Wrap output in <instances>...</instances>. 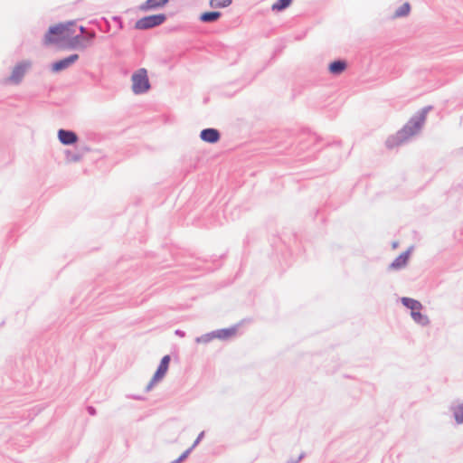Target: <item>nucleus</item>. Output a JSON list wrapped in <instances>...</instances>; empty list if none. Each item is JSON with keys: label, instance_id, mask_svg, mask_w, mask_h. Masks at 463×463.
Segmentation results:
<instances>
[{"label": "nucleus", "instance_id": "f257e3e1", "mask_svg": "<svg viewBox=\"0 0 463 463\" xmlns=\"http://www.w3.org/2000/svg\"><path fill=\"white\" fill-rule=\"evenodd\" d=\"M431 106L424 107L415 115H413L401 130L386 139V146L388 148H393L402 145L403 143L410 140L412 137L418 135L424 126L427 115L431 110Z\"/></svg>", "mask_w": 463, "mask_h": 463}, {"label": "nucleus", "instance_id": "f03ea898", "mask_svg": "<svg viewBox=\"0 0 463 463\" xmlns=\"http://www.w3.org/2000/svg\"><path fill=\"white\" fill-rule=\"evenodd\" d=\"M131 90L134 94L140 95L147 92L151 88L147 71L145 68L137 70L131 76Z\"/></svg>", "mask_w": 463, "mask_h": 463}, {"label": "nucleus", "instance_id": "7ed1b4c3", "mask_svg": "<svg viewBox=\"0 0 463 463\" xmlns=\"http://www.w3.org/2000/svg\"><path fill=\"white\" fill-rule=\"evenodd\" d=\"M73 22L67 24H60L49 28L44 36V43L50 44L59 42V40L69 37L71 35L70 28L73 25Z\"/></svg>", "mask_w": 463, "mask_h": 463}, {"label": "nucleus", "instance_id": "20e7f679", "mask_svg": "<svg viewBox=\"0 0 463 463\" xmlns=\"http://www.w3.org/2000/svg\"><path fill=\"white\" fill-rule=\"evenodd\" d=\"M33 62L29 60H24L15 64L11 74L5 80L6 84L19 85L25 74L31 70Z\"/></svg>", "mask_w": 463, "mask_h": 463}, {"label": "nucleus", "instance_id": "39448f33", "mask_svg": "<svg viewBox=\"0 0 463 463\" xmlns=\"http://www.w3.org/2000/svg\"><path fill=\"white\" fill-rule=\"evenodd\" d=\"M170 361H171V357L168 354L165 355L161 359V362H160L155 374L153 375L152 379L150 380V382L148 383V384L146 387V392L151 391L156 383H157L163 380V378L165 376V374L168 371Z\"/></svg>", "mask_w": 463, "mask_h": 463}, {"label": "nucleus", "instance_id": "423d86ee", "mask_svg": "<svg viewBox=\"0 0 463 463\" xmlns=\"http://www.w3.org/2000/svg\"><path fill=\"white\" fill-rule=\"evenodd\" d=\"M166 19L163 14H152L145 16L136 23V28L139 30H146L162 24Z\"/></svg>", "mask_w": 463, "mask_h": 463}, {"label": "nucleus", "instance_id": "0eeeda50", "mask_svg": "<svg viewBox=\"0 0 463 463\" xmlns=\"http://www.w3.org/2000/svg\"><path fill=\"white\" fill-rule=\"evenodd\" d=\"M79 60V55L74 53L70 56L57 61L52 64V71L53 72H60L73 65Z\"/></svg>", "mask_w": 463, "mask_h": 463}, {"label": "nucleus", "instance_id": "6e6552de", "mask_svg": "<svg viewBox=\"0 0 463 463\" xmlns=\"http://www.w3.org/2000/svg\"><path fill=\"white\" fill-rule=\"evenodd\" d=\"M413 250V247H410L406 251L400 254L390 265V270H400L407 266L410 256Z\"/></svg>", "mask_w": 463, "mask_h": 463}, {"label": "nucleus", "instance_id": "1a4fd4ad", "mask_svg": "<svg viewBox=\"0 0 463 463\" xmlns=\"http://www.w3.org/2000/svg\"><path fill=\"white\" fill-rule=\"evenodd\" d=\"M59 141L64 146H71L77 143L79 137L72 130L59 129L57 133Z\"/></svg>", "mask_w": 463, "mask_h": 463}, {"label": "nucleus", "instance_id": "9d476101", "mask_svg": "<svg viewBox=\"0 0 463 463\" xmlns=\"http://www.w3.org/2000/svg\"><path fill=\"white\" fill-rule=\"evenodd\" d=\"M202 140L207 143L214 144L220 140V132L215 128H205L200 133Z\"/></svg>", "mask_w": 463, "mask_h": 463}, {"label": "nucleus", "instance_id": "9b49d317", "mask_svg": "<svg viewBox=\"0 0 463 463\" xmlns=\"http://www.w3.org/2000/svg\"><path fill=\"white\" fill-rule=\"evenodd\" d=\"M237 330H238V326H234L230 328L218 329V330H214L213 332L214 335V339L228 340V339L232 338L236 335Z\"/></svg>", "mask_w": 463, "mask_h": 463}, {"label": "nucleus", "instance_id": "f8f14e48", "mask_svg": "<svg viewBox=\"0 0 463 463\" xmlns=\"http://www.w3.org/2000/svg\"><path fill=\"white\" fill-rule=\"evenodd\" d=\"M401 302L404 307L411 309V314L420 313V310L423 307L420 301L407 297L402 298Z\"/></svg>", "mask_w": 463, "mask_h": 463}, {"label": "nucleus", "instance_id": "ddd939ff", "mask_svg": "<svg viewBox=\"0 0 463 463\" xmlns=\"http://www.w3.org/2000/svg\"><path fill=\"white\" fill-rule=\"evenodd\" d=\"M450 411L458 425L463 423V402H457L451 404Z\"/></svg>", "mask_w": 463, "mask_h": 463}, {"label": "nucleus", "instance_id": "4468645a", "mask_svg": "<svg viewBox=\"0 0 463 463\" xmlns=\"http://www.w3.org/2000/svg\"><path fill=\"white\" fill-rule=\"evenodd\" d=\"M169 0H146L141 6L140 9L143 11H149L163 7L168 3Z\"/></svg>", "mask_w": 463, "mask_h": 463}, {"label": "nucleus", "instance_id": "2eb2a0df", "mask_svg": "<svg viewBox=\"0 0 463 463\" xmlns=\"http://www.w3.org/2000/svg\"><path fill=\"white\" fill-rule=\"evenodd\" d=\"M346 68V63L345 61L337 60L329 64V71L332 74L338 75L341 74Z\"/></svg>", "mask_w": 463, "mask_h": 463}, {"label": "nucleus", "instance_id": "dca6fc26", "mask_svg": "<svg viewBox=\"0 0 463 463\" xmlns=\"http://www.w3.org/2000/svg\"><path fill=\"white\" fill-rule=\"evenodd\" d=\"M221 17L220 12H206L201 14L200 20L203 23H213Z\"/></svg>", "mask_w": 463, "mask_h": 463}, {"label": "nucleus", "instance_id": "f3484780", "mask_svg": "<svg viewBox=\"0 0 463 463\" xmlns=\"http://www.w3.org/2000/svg\"><path fill=\"white\" fill-rule=\"evenodd\" d=\"M292 4V0H278L271 6V10L274 12H281L287 9Z\"/></svg>", "mask_w": 463, "mask_h": 463}, {"label": "nucleus", "instance_id": "a211bd4d", "mask_svg": "<svg viewBox=\"0 0 463 463\" xmlns=\"http://www.w3.org/2000/svg\"><path fill=\"white\" fill-rule=\"evenodd\" d=\"M411 5L409 3H404L393 14V18L405 17L410 14Z\"/></svg>", "mask_w": 463, "mask_h": 463}, {"label": "nucleus", "instance_id": "6ab92c4d", "mask_svg": "<svg viewBox=\"0 0 463 463\" xmlns=\"http://www.w3.org/2000/svg\"><path fill=\"white\" fill-rule=\"evenodd\" d=\"M411 317L416 324L420 325L422 326H426L430 324L429 317L424 314H411Z\"/></svg>", "mask_w": 463, "mask_h": 463}, {"label": "nucleus", "instance_id": "aec40b11", "mask_svg": "<svg viewBox=\"0 0 463 463\" xmlns=\"http://www.w3.org/2000/svg\"><path fill=\"white\" fill-rule=\"evenodd\" d=\"M64 156L67 163H77L82 159V155L71 150H66L64 152Z\"/></svg>", "mask_w": 463, "mask_h": 463}, {"label": "nucleus", "instance_id": "412c9836", "mask_svg": "<svg viewBox=\"0 0 463 463\" xmlns=\"http://www.w3.org/2000/svg\"><path fill=\"white\" fill-rule=\"evenodd\" d=\"M82 40H84V39L80 35L73 36L71 40V47L73 49H81V50L86 49L87 44L83 43Z\"/></svg>", "mask_w": 463, "mask_h": 463}, {"label": "nucleus", "instance_id": "4be33fe9", "mask_svg": "<svg viewBox=\"0 0 463 463\" xmlns=\"http://www.w3.org/2000/svg\"><path fill=\"white\" fill-rule=\"evenodd\" d=\"M232 0H210V6L212 8H223L232 4Z\"/></svg>", "mask_w": 463, "mask_h": 463}, {"label": "nucleus", "instance_id": "5701e85b", "mask_svg": "<svg viewBox=\"0 0 463 463\" xmlns=\"http://www.w3.org/2000/svg\"><path fill=\"white\" fill-rule=\"evenodd\" d=\"M214 339L213 332H210L195 338L197 344H208Z\"/></svg>", "mask_w": 463, "mask_h": 463}, {"label": "nucleus", "instance_id": "b1692460", "mask_svg": "<svg viewBox=\"0 0 463 463\" xmlns=\"http://www.w3.org/2000/svg\"><path fill=\"white\" fill-rule=\"evenodd\" d=\"M193 448L187 449L183 454L175 460H174L175 463H182L184 459L187 458V457L190 455V453L193 451Z\"/></svg>", "mask_w": 463, "mask_h": 463}, {"label": "nucleus", "instance_id": "393cba45", "mask_svg": "<svg viewBox=\"0 0 463 463\" xmlns=\"http://www.w3.org/2000/svg\"><path fill=\"white\" fill-rule=\"evenodd\" d=\"M203 437H204V431L200 432L197 439L194 440V442L191 446V448H193V449H194V448L200 443V441L203 439Z\"/></svg>", "mask_w": 463, "mask_h": 463}, {"label": "nucleus", "instance_id": "a878e982", "mask_svg": "<svg viewBox=\"0 0 463 463\" xmlns=\"http://www.w3.org/2000/svg\"><path fill=\"white\" fill-rule=\"evenodd\" d=\"M95 33H88L84 37H82L85 41H91L95 37Z\"/></svg>", "mask_w": 463, "mask_h": 463}, {"label": "nucleus", "instance_id": "bb28decb", "mask_svg": "<svg viewBox=\"0 0 463 463\" xmlns=\"http://www.w3.org/2000/svg\"><path fill=\"white\" fill-rule=\"evenodd\" d=\"M304 458V454L302 453V454L298 457V458H297V459H289V460H288L286 463H299V462L302 460V458Z\"/></svg>", "mask_w": 463, "mask_h": 463}, {"label": "nucleus", "instance_id": "cd10ccee", "mask_svg": "<svg viewBox=\"0 0 463 463\" xmlns=\"http://www.w3.org/2000/svg\"><path fill=\"white\" fill-rule=\"evenodd\" d=\"M175 334L180 337H184L185 335V333L180 329L175 330Z\"/></svg>", "mask_w": 463, "mask_h": 463}, {"label": "nucleus", "instance_id": "c85d7f7f", "mask_svg": "<svg viewBox=\"0 0 463 463\" xmlns=\"http://www.w3.org/2000/svg\"><path fill=\"white\" fill-rule=\"evenodd\" d=\"M88 412L90 414V415H95L96 414V410L95 408L90 406L88 407Z\"/></svg>", "mask_w": 463, "mask_h": 463}, {"label": "nucleus", "instance_id": "c756f323", "mask_svg": "<svg viewBox=\"0 0 463 463\" xmlns=\"http://www.w3.org/2000/svg\"><path fill=\"white\" fill-rule=\"evenodd\" d=\"M80 32L81 33H86V29H85V27H83V26H80Z\"/></svg>", "mask_w": 463, "mask_h": 463}, {"label": "nucleus", "instance_id": "7c9ffc66", "mask_svg": "<svg viewBox=\"0 0 463 463\" xmlns=\"http://www.w3.org/2000/svg\"><path fill=\"white\" fill-rule=\"evenodd\" d=\"M399 243L398 241H393L392 246V249H396L398 247Z\"/></svg>", "mask_w": 463, "mask_h": 463}, {"label": "nucleus", "instance_id": "2f4dec72", "mask_svg": "<svg viewBox=\"0 0 463 463\" xmlns=\"http://www.w3.org/2000/svg\"><path fill=\"white\" fill-rule=\"evenodd\" d=\"M171 463H175V461L171 462Z\"/></svg>", "mask_w": 463, "mask_h": 463}]
</instances>
